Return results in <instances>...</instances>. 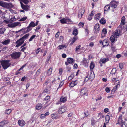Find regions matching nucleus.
Listing matches in <instances>:
<instances>
[{
  "mask_svg": "<svg viewBox=\"0 0 127 127\" xmlns=\"http://www.w3.org/2000/svg\"><path fill=\"white\" fill-rule=\"evenodd\" d=\"M0 61L3 68L4 69H7L11 65V64L10 63L9 60H2L1 61Z\"/></svg>",
  "mask_w": 127,
  "mask_h": 127,
  "instance_id": "obj_2",
  "label": "nucleus"
},
{
  "mask_svg": "<svg viewBox=\"0 0 127 127\" xmlns=\"http://www.w3.org/2000/svg\"><path fill=\"white\" fill-rule=\"evenodd\" d=\"M84 24L83 23H79L78 25L79 26H81L82 27H83L84 26Z\"/></svg>",
  "mask_w": 127,
  "mask_h": 127,
  "instance_id": "obj_63",
  "label": "nucleus"
},
{
  "mask_svg": "<svg viewBox=\"0 0 127 127\" xmlns=\"http://www.w3.org/2000/svg\"><path fill=\"white\" fill-rule=\"evenodd\" d=\"M77 83L76 81H73L70 84L69 86L70 87H73L76 85Z\"/></svg>",
  "mask_w": 127,
  "mask_h": 127,
  "instance_id": "obj_18",
  "label": "nucleus"
},
{
  "mask_svg": "<svg viewBox=\"0 0 127 127\" xmlns=\"http://www.w3.org/2000/svg\"><path fill=\"white\" fill-rule=\"evenodd\" d=\"M110 119V117L109 115H107L105 117V119L106 120V123L107 124L109 123Z\"/></svg>",
  "mask_w": 127,
  "mask_h": 127,
  "instance_id": "obj_27",
  "label": "nucleus"
},
{
  "mask_svg": "<svg viewBox=\"0 0 127 127\" xmlns=\"http://www.w3.org/2000/svg\"><path fill=\"white\" fill-rule=\"evenodd\" d=\"M109 44V43L106 40H104L102 42V45L104 47L105 46H108Z\"/></svg>",
  "mask_w": 127,
  "mask_h": 127,
  "instance_id": "obj_21",
  "label": "nucleus"
},
{
  "mask_svg": "<svg viewBox=\"0 0 127 127\" xmlns=\"http://www.w3.org/2000/svg\"><path fill=\"white\" fill-rule=\"evenodd\" d=\"M21 53L20 52H16L10 54L11 57L14 59L19 58L21 54Z\"/></svg>",
  "mask_w": 127,
  "mask_h": 127,
  "instance_id": "obj_4",
  "label": "nucleus"
},
{
  "mask_svg": "<svg viewBox=\"0 0 127 127\" xmlns=\"http://www.w3.org/2000/svg\"><path fill=\"white\" fill-rule=\"evenodd\" d=\"M125 23V20H122L121 22V24L122 25H124Z\"/></svg>",
  "mask_w": 127,
  "mask_h": 127,
  "instance_id": "obj_52",
  "label": "nucleus"
},
{
  "mask_svg": "<svg viewBox=\"0 0 127 127\" xmlns=\"http://www.w3.org/2000/svg\"><path fill=\"white\" fill-rule=\"evenodd\" d=\"M35 26V24L33 22H31L28 26V28H32V27H34Z\"/></svg>",
  "mask_w": 127,
  "mask_h": 127,
  "instance_id": "obj_22",
  "label": "nucleus"
},
{
  "mask_svg": "<svg viewBox=\"0 0 127 127\" xmlns=\"http://www.w3.org/2000/svg\"><path fill=\"white\" fill-rule=\"evenodd\" d=\"M100 62L102 63H105V62H104V58L102 59H101L100 60Z\"/></svg>",
  "mask_w": 127,
  "mask_h": 127,
  "instance_id": "obj_55",
  "label": "nucleus"
},
{
  "mask_svg": "<svg viewBox=\"0 0 127 127\" xmlns=\"http://www.w3.org/2000/svg\"><path fill=\"white\" fill-rule=\"evenodd\" d=\"M4 21L6 22L7 24H8L9 23H12V22H11V20L7 21L6 20H4Z\"/></svg>",
  "mask_w": 127,
  "mask_h": 127,
  "instance_id": "obj_58",
  "label": "nucleus"
},
{
  "mask_svg": "<svg viewBox=\"0 0 127 127\" xmlns=\"http://www.w3.org/2000/svg\"><path fill=\"white\" fill-rule=\"evenodd\" d=\"M92 19V16H91L89 15L88 16V17L87 18V19L89 20L90 21Z\"/></svg>",
  "mask_w": 127,
  "mask_h": 127,
  "instance_id": "obj_57",
  "label": "nucleus"
},
{
  "mask_svg": "<svg viewBox=\"0 0 127 127\" xmlns=\"http://www.w3.org/2000/svg\"><path fill=\"white\" fill-rule=\"evenodd\" d=\"M59 35V32H57L56 33V35H55L56 37H57V38L58 37Z\"/></svg>",
  "mask_w": 127,
  "mask_h": 127,
  "instance_id": "obj_62",
  "label": "nucleus"
},
{
  "mask_svg": "<svg viewBox=\"0 0 127 127\" xmlns=\"http://www.w3.org/2000/svg\"><path fill=\"white\" fill-rule=\"evenodd\" d=\"M7 124V122L6 121H2L0 122V126L3 127L5 124Z\"/></svg>",
  "mask_w": 127,
  "mask_h": 127,
  "instance_id": "obj_26",
  "label": "nucleus"
},
{
  "mask_svg": "<svg viewBox=\"0 0 127 127\" xmlns=\"http://www.w3.org/2000/svg\"><path fill=\"white\" fill-rule=\"evenodd\" d=\"M66 56V55L65 54H63L62 55V57L64 58H65Z\"/></svg>",
  "mask_w": 127,
  "mask_h": 127,
  "instance_id": "obj_61",
  "label": "nucleus"
},
{
  "mask_svg": "<svg viewBox=\"0 0 127 127\" xmlns=\"http://www.w3.org/2000/svg\"><path fill=\"white\" fill-rule=\"evenodd\" d=\"M50 98L49 96H47L44 99V100H48Z\"/></svg>",
  "mask_w": 127,
  "mask_h": 127,
  "instance_id": "obj_53",
  "label": "nucleus"
},
{
  "mask_svg": "<svg viewBox=\"0 0 127 127\" xmlns=\"http://www.w3.org/2000/svg\"><path fill=\"white\" fill-rule=\"evenodd\" d=\"M58 47H59V49H61L64 48V47H65V48L66 47V46H65V45H59L58 46Z\"/></svg>",
  "mask_w": 127,
  "mask_h": 127,
  "instance_id": "obj_40",
  "label": "nucleus"
},
{
  "mask_svg": "<svg viewBox=\"0 0 127 127\" xmlns=\"http://www.w3.org/2000/svg\"><path fill=\"white\" fill-rule=\"evenodd\" d=\"M105 91L106 92L109 93L110 91V90L109 88L107 87L105 89Z\"/></svg>",
  "mask_w": 127,
  "mask_h": 127,
  "instance_id": "obj_50",
  "label": "nucleus"
},
{
  "mask_svg": "<svg viewBox=\"0 0 127 127\" xmlns=\"http://www.w3.org/2000/svg\"><path fill=\"white\" fill-rule=\"evenodd\" d=\"M42 104L41 103H38L36 106V108L37 109H40L42 108Z\"/></svg>",
  "mask_w": 127,
  "mask_h": 127,
  "instance_id": "obj_19",
  "label": "nucleus"
},
{
  "mask_svg": "<svg viewBox=\"0 0 127 127\" xmlns=\"http://www.w3.org/2000/svg\"><path fill=\"white\" fill-rule=\"evenodd\" d=\"M81 47V45H79V46H77L76 48V51L77 52L78 50Z\"/></svg>",
  "mask_w": 127,
  "mask_h": 127,
  "instance_id": "obj_43",
  "label": "nucleus"
},
{
  "mask_svg": "<svg viewBox=\"0 0 127 127\" xmlns=\"http://www.w3.org/2000/svg\"><path fill=\"white\" fill-rule=\"evenodd\" d=\"M11 111V110L10 109H8L6 111V113L7 114H9Z\"/></svg>",
  "mask_w": 127,
  "mask_h": 127,
  "instance_id": "obj_41",
  "label": "nucleus"
},
{
  "mask_svg": "<svg viewBox=\"0 0 127 127\" xmlns=\"http://www.w3.org/2000/svg\"><path fill=\"white\" fill-rule=\"evenodd\" d=\"M66 108L65 106L62 107L60 108L58 110L59 114H61L64 112L66 111Z\"/></svg>",
  "mask_w": 127,
  "mask_h": 127,
  "instance_id": "obj_6",
  "label": "nucleus"
},
{
  "mask_svg": "<svg viewBox=\"0 0 127 127\" xmlns=\"http://www.w3.org/2000/svg\"><path fill=\"white\" fill-rule=\"evenodd\" d=\"M83 14L79 13H78V16L80 18H81L82 17Z\"/></svg>",
  "mask_w": 127,
  "mask_h": 127,
  "instance_id": "obj_59",
  "label": "nucleus"
},
{
  "mask_svg": "<svg viewBox=\"0 0 127 127\" xmlns=\"http://www.w3.org/2000/svg\"><path fill=\"white\" fill-rule=\"evenodd\" d=\"M119 67L121 69H122L123 67V64L122 63H120L119 65Z\"/></svg>",
  "mask_w": 127,
  "mask_h": 127,
  "instance_id": "obj_48",
  "label": "nucleus"
},
{
  "mask_svg": "<svg viewBox=\"0 0 127 127\" xmlns=\"http://www.w3.org/2000/svg\"><path fill=\"white\" fill-rule=\"evenodd\" d=\"M29 35L30 34L29 33L26 34L17 40L15 43L17 44L16 47H18L21 46L24 43V39H27Z\"/></svg>",
  "mask_w": 127,
  "mask_h": 127,
  "instance_id": "obj_1",
  "label": "nucleus"
},
{
  "mask_svg": "<svg viewBox=\"0 0 127 127\" xmlns=\"http://www.w3.org/2000/svg\"><path fill=\"white\" fill-rule=\"evenodd\" d=\"M122 121V116H120L118 118V123H116V124H120L121 123H122V122H123Z\"/></svg>",
  "mask_w": 127,
  "mask_h": 127,
  "instance_id": "obj_29",
  "label": "nucleus"
},
{
  "mask_svg": "<svg viewBox=\"0 0 127 127\" xmlns=\"http://www.w3.org/2000/svg\"><path fill=\"white\" fill-rule=\"evenodd\" d=\"M67 61L65 62V64L66 65H68L69 64L72 63L74 62V60L72 58H67Z\"/></svg>",
  "mask_w": 127,
  "mask_h": 127,
  "instance_id": "obj_9",
  "label": "nucleus"
},
{
  "mask_svg": "<svg viewBox=\"0 0 127 127\" xmlns=\"http://www.w3.org/2000/svg\"><path fill=\"white\" fill-rule=\"evenodd\" d=\"M99 26L98 24H96L94 27V32L95 33H97L99 32Z\"/></svg>",
  "mask_w": 127,
  "mask_h": 127,
  "instance_id": "obj_8",
  "label": "nucleus"
},
{
  "mask_svg": "<svg viewBox=\"0 0 127 127\" xmlns=\"http://www.w3.org/2000/svg\"><path fill=\"white\" fill-rule=\"evenodd\" d=\"M5 30L4 28H0V34H3Z\"/></svg>",
  "mask_w": 127,
  "mask_h": 127,
  "instance_id": "obj_33",
  "label": "nucleus"
},
{
  "mask_svg": "<svg viewBox=\"0 0 127 127\" xmlns=\"http://www.w3.org/2000/svg\"><path fill=\"white\" fill-rule=\"evenodd\" d=\"M20 23L19 22H14L11 24H8V26L9 27L14 28L18 25L20 24Z\"/></svg>",
  "mask_w": 127,
  "mask_h": 127,
  "instance_id": "obj_7",
  "label": "nucleus"
},
{
  "mask_svg": "<svg viewBox=\"0 0 127 127\" xmlns=\"http://www.w3.org/2000/svg\"><path fill=\"white\" fill-rule=\"evenodd\" d=\"M116 69L115 68H113L112 69L111 71V73L112 74H114L116 73Z\"/></svg>",
  "mask_w": 127,
  "mask_h": 127,
  "instance_id": "obj_35",
  "label": "nucleus"
},
{
  "mask_svg": "<svg viewBox=\"0 0 127 127\" xmlns=\"http://www.w3.org/2000/svg\"><path fill=\"white\" fill-rule=\"evenodd\" d=\"M109 109L108 108H105V109L104 110V112L105 113H107L109 111Z\"/></svg>",
  "mask_w": 127,
  "mask_h": 127,
  "instance_id": "obj_60",
  "label": "nucleus"
},
{
  "mask_svg": "<svg viewBox=\"0 0 127 127\" xmlns=\"http://www.w3.org/2000/svg\"><path fill=\"white\" fill-rule=\"evenodd\" d=\"M52 68H50L47 71V75L49 76H50L52 73Z\"/></svg>",
  "mask_w": 127,
  "mask_h": 127,
  "instance_id": "obj_20",
  "label": "nucleus"
},
{
  "mask_svg": "<svg viewBox=\"0 0 127 127\" xmlns=\"http://www.w3.org/2000/svg\"><path fill=\"white\" fill-rule=\"evenodd\" d=\"M60 21L61 23L62 24L66 23V20L64 18H63L62 19L60 20Z\"/></svg>",
  "mask_w": 127,
  "mask_h": 127,
  "instance_id": "obj_30",
  "label": "nucleus"
},
{
  "mask_svg": "<svg viewBox=\"0 0 127 127\" xmlns=\"http://www.w3.org/2000/svg\"><path fill=\"white\" fill-rule=\"evenodd\" d=\"M121 35L120 31V30H117L114 34V35H112L110 38V39L112 43H114L115 40V38H118L119 35Z\"/></svg>",
  "mask_w": 127,
  "mask_h": 127,
  "instance_id": "obj_3",
  "label": "nucleus"
},
{
  "mask_svg": "<svg viewBox=\"0 0 127 127\" xmlns=\"http://www.w3.org/2000/svg\"><path fill=\"white\" fill-rule=\"evenodd\" d=\"M84 114L85 115V116L87 117L90 115L88 111H85L84 112Z\"/></svg>",
  "mask_w": 127,
  "mask_h": 127,
  "instance_id": "obj_37",
  "label": "nucleus"
},
{
  "mask_svg": "<svg viewBox=\"0 0 127 127\" xmlns=\"http://www.w3.org/2000/svg\"><path fill=\"white\" fill-rule=\"evenodd\" d=\"M84 10L83 9H81L80 11V12L79 13L83 14L84 13Z\"/></svg>",
  "mask_w": 127,
  "mask_h": 127,
  "instance_id": "obj_46",
  "label": "nucleus"
},
{
  "mask_svg": "<svg viewBox=\"0 0 127 127\" xmlns=\"http://www.w3.org/2000/svg\"><path fill=\"white\" fill-rule=\"evenodd\" d=\"M40 50V48H39L37 49L36 51V54H38Z\"/></svg>",
  "mask_w": 127,
  "mask_h": 127,
  "instance_id": "obj_54",
  "label": "nucleus"
},
{
  "mask_svg": "<svg viewBox=\"0 0 127 127\" xmlns=\"http://www.w3.org/2000/svg\"><path fill=\"white\" fill-rule=\"evenodd\" d=\"M21 1L26 4H28L29 2V0H22Z\"/></svg>",
  "mask_w": 127,
  "mask_h": 127,
  "instance_id": "obj_42",
  "label": "nucleus"
},
{
  "mask_svg": "<svg viewBox=\"0 0 127 127\" xmlns=\"http://www.w3.org/2000/svg\"><path fill=\"white\" fill-rule=\"evenodd\" d=\"M51 116L53 119H55L56 118V115L54 114H52L51 115Z\"/></svg>",
  "mask_w": 127,
  "mask_h": 127,
  "instance_id": "obj_51",
  "label": "nucleus"
},
{
  "mask_svg": "<svg viewBox=\"0 0 127 127\" xmlns=\"http://www.w3.org/2000/svg\"><path fill=\"white\" fill-rule=\"evenodd\" d=\"M110 6L109 5H108L104 7V12L105 13L106 11L109 10L110 9Z\"/></svg>",
  "mask_w": 127,
  "mask_h": 127,
  "instance_id": "obj_28",
  "label": "nucleus"
},
{
  "mask_svg": "<svg viewBox=\"0 0 127 127\" xmlns=\"http://www.w3.org/2000/svg\"><path fill=\"white\" fill-rule=\"evenodd\" d=\"M88 31L87 29H86L85 30V34L86 35H88L89 34Z\"/></svg>",
  "mask_w": 127,
  "mask_h": 127,
  "instance_id": "obj_47",
  "label": "nucleus"
},
{
  "mask_svg": "<svg viewBox=\"0 0 127 127\" xmlns=\"http://www.w3.org/2000/svg\"><path fill=\"white\" fill-rule=\"evenodd\" d=\"M10 40L9 39H8L5 40L3 42H2V43L3 44L6 45L8 44L10 42Z\"/></svg>",
  "mask_w": 127,
  "mask_h": 127,
  "instance_id": "obj_25",
  "label": "nucleus"
},
{
  "mask_svg": "<svg viewBox=\"0 0 127 127\" xmlns=\"http://www.w3.org/2000/svg\"><path fill=\"white\" fill-rule=\"evenodd\" d=\"M119 85V84H118L117 85H116L115 87H114L113 89L111 91V93H114L115 91H116V89L118 86Z\"/></svg>",
  "mask_w": 127,
  "mask_h": 127,
  "instance_id": "obj_32",
  "label": "nucleus"
},
{
  "mask_svg": "<svg viewBox=\"0 0 127 127\" xmlns=\"http://www.w3.org/2000/svg\"><path fill=\"white\" fill-rule=\"evenodd\" d=\"M107 32L106 29H103L102 31V34H101V37L102 38L104 37L106 34Z\"/></svg>",
  "mask_w": 127,
  "mask_h": 127,
  "instance_id": "obj_13",
  "label": "nucleus"
},
{
  "mask_svg": "<svg viewBox=\"0 0 127 127\" xmlns=\"http://www.w3.org/2000/svg\"><path fill=\"white\" fill-rule=\"evenodd\" d=\"M66 100V99L65 97L62 96L60 98V101H58L57 104H60V102H65Z\"/></svg>",
  "mask_w": 127,
  "mask_h": 127,
  "instance_id": "obj_16",
  "label": "nucleus"
},
{
  "mask_svg": "<svg viewBox=\"0 0 127 127\" xmlns=\"http://www.w3.org/2000/svg\"><path fill=\"white\" fill-rule=\"evenodd\" d=\"M86 93L87 91L85 88L81 89L80 92V95H85L86 94Z\"/></svg>",
  "mask_w": 127,
  "mask_h": 127,
  "instance_id": "obj_14",
  "label": "nucleus"
},
{
  "mask_svg": "<svg viewBox=\"0 0 127 127\" xmlns=\"http://www.w3.org/2000/svg\"><path fill=\"white\" fill-rule=\"evenodd\" d=\"M77 39V38L76 37H74L72 39L71 43L72 44H73L76 40Z\"/></svg>",
  "mask_w": 127,
  "mask_h": 127,
  "instance_id": "obj_38",
  "label": "nucleus"
},
{
  "mask_svg": "<svg viewBox=\"0 0 127 127\" xmlns=\"http://www.w3.org/2000/svg\"><path fill=\"white\" fill-rule=\"evenodd\" d=\"M18 123L19 125L21 126H23L25 124V122L23 120H19L18 121Z\"/></svg>",
  "mask_w": 127,
  "mask_h": 127,
  "instance_id": "obj_17",
  "label": "nucleus"
},
{
  "mask_svg": "<svg viewBox=\"0 0 127 127\" xmlns=\"http://www.w3.org/2000/svg\"><path fill=\"white\" fill-rule=\"evenodd\" d=\"M100 14L99 13H98L97 14L95 15V16L96 17L97 19H98L99 18V17L100 16Z\"/></svg>",
  "mask_w": 127,
  "mask_h": 127,
  "instance_id": "obj_45",
  "label": "nucleus"
},
{
  "mask_svg": "<svg viewBox=\"0 0 127 127\" xmlns=\"http://www.w3.org/2000/svg\"><path fill=\"white\" fill-rule=\"evenodd\" d=\"M50 87H49V89H48L47 88L45 89L44 90V92H45L46 93H49V91H50Z\"/></svg>",
  "mask_w": 127,
  "mask_h": 127,
  "instance_id": "obj_39",
  "label": "nucleus"
},
{
  "mask_svg": "<svg viewBox=\"0 0 127 127\" xmlns=\"http://www.w3.org/2000/svg\"><path fill=\"white\" fill-rule=\"evenodd\" d=\"M111 48L112 49V50L113 51V52L115 51L116 49L115 48V46L114 44V43H111Z\"/></svg>",
  "mask_w": 127,
  "mask_h": 127,
  "instance_id": "obj_24",
  "label": "nucleus"
},
{
  "mask_svg": "<svg viewBox=\"0 0 127 127\" xmlns=\"http://www.w3.org/2000/svg\"><path fill=\"white\" fill-rule=\"evenodd\" d=\"M12 4L10 2L7 3L3 2L2 7L9 9L12 7Z\"/></svg>",
  "mask_w": 127,
  "mask_h": 127,
  "instance_id": "obj_5",
  "label": "nucleus"
},
{
  "mask_svg": "<svg viewBox=\"0 0 127 127\" xmlns=\"http://www.w3.org/2000/svg\"><path fill=\"white\" fill-rule=\"evenodd\" d=\"M27 47H22L21 50V51L24 52L25 50L26 49Z\"/></svg>",
  "mask_w": 127,
  "mask_h": 127,
  "instance_id": "obj_56",
  "label": "nucleus"
},
{
  "mask_svg": "<svg viewBox=\"0 0 127 127\" xmlns=\"http://www.w3.org/2000/svg\"><path fill=\"white\" fill-rule=\"evenodd\" d=\"M27 18L26 17H24L23 18L21 19L20 20V21H24Z\"/></svg>",
  "mask_w": 127,
  "mask_h": 127,
  "instance_id": "obj_44",
  "label": "nucleus"
},
{
  "mask_svg": "<svg viewBox=\"0 0 127 127\" xmlns=\"http://www.w3.org/2000/svg\"><path fill=\"white\" fill-rule=\"evenodd\" d=\"M36 36V35H33L29 39V41H32V39L35 37Z\"/></svg>",
  "mask_w": 127,
  "mask_h": 127,
  "instance_id": "obj_36",
  "label": "nucleus"
},
{
  "mask_svg": "<svg viewBox=\"0 0 127 127\" xmlns=\"http://www.w3.org/2000/svg\"><path fill=\"white\" fill-rule=\"evenodd\" d=\"M15 17H13L11 18L10 20H11V22H12L13 21H15Z\"/></svg>",
  "mask_w": 127,
  "mask_h": 127,
  "instance_id": "obj_49",
  "label": "nucleus"
},
{
  "mask_svg": "<svg viewBox=\"0 0 127 127\" xmlns=\"http://www.w3.org/2000/svg\"><path fill=\"white\" fill-rule=\"evenodd\" d=\"M32 28H29L28 27H27V28H22V29H21L20 30L18 31V32H19L21 31L24 30V31L25 33H26L28 32H30L32 30Z\"/></svg>",
  "mask_w": 127,
  "mask_h": 127,
  "instance_id": "obj_11",
  "label": "nucleus"
},
{
  "mask_svg": "<svg viewBox=\"0 0 127 127\" xmlns=\"http://www.w3.org/2000/svg\"><path fill=\"white\" fill-rule=\"evenodd\" d=\"M45 116L44 114H42L41 115V118H43Z\"/></svg>",
  "mask_w": 127,
  "mask_h": 127,
  "instance_id": "obj_64",
  "label": "nucleus"
},
{
  "mask_svg": "<svg viewBox=\"0 0 127 127\" xmlns=\"http://www.w3.org/2000/svg\"><path fill=\"white\" fill-rule=\"evenodd\" d=\"M117 2L115 1H111L110 3L111 7L113 8H115L117 6Z\"/></svg>",
  "mask_w": 127,
  "mask_h": 127,
  "instance_id": "obj_10",
  "label": "nucleus"
},
{
  "mask_svg": "<svg viewBox=\"0 0 127 127\" xmlns=\"http://www.w3.org/2000/svg\"><path fill=\"white\" fill-rule=\"evenodd\" d=\"M95 66V64L94 63L92 62L91 63L90 65V68L91 71H92V70L93 69Z\"/></svg>",
  "mask_w": 127,
  "mask_h": 127,
  "instance_id": "obj_23",
  "label": "nucleus"
},
{
  "mask_svg": "<svg viewBox=\"0 0 127 127\" xmlns=\"http://www.w3.org/2000/svg\"><path fill=\"white\" fill-rule=\"evenodd\" d=\"M95 77V75L94 72L91 71L89 74V78L91 80H92L94 79Z\"/></svg>",
  "mask_w": 127,
  "mask_h": 127,
  "instance_id": "obj_12",
  "label": "nucleus"
},
{
  "mask_svg": "<svg viewBox=\"0 0 127 127\" xmlns=\"http://www.w3.org/2000/svg\"><path fill=\"white\" fill-rule=\"evenodd\" d=\"M78 33L77 30L76 29L74 30L73 32V34L75 35V36H76L77 34Z\"/></svg>",
  "mask_w": 127,
  "mask_h": 127,
  "instance_id": "obj_34",
  "label": "nucleus"
},
{
  "mask_svg": "<svg viewBox=\"0 0 127 127\" xmlns=\"http://www.w3.org/2000/svg\"><path fill=\"white\" fill-rule=\"evenodd\" d=\"M100 22L101 24H105V21L104 18H102L100 21Z\"/></svg>",
  "mask_w": 127,
  "mask_h": 127,
  "instance_id": "obj_31",
  "label": "nucleus"
},
{
  "mask_svg": "<svg viewBox=\"0 0 127 127\" xmlns=\"http://www.w3.org/2000/svg\"><path fill=\"white\" fill-rule=\"evenodd\" d=\"M20 3L21 4V7L23 9L26 11L28 10V8L27 6L24 5L21 2Z\"/></svg>",
  "mask_w": 127,
  "mask_h": 127,
  "instance_id": "obj_15",
  "label": "nucleus"
}]
</instances>
